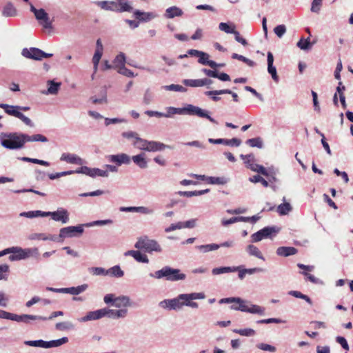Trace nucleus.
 <instances>
[{"mask_svg":"<svg viewBox=\"0 0 353 353\" xmlns=\"http://www.w3.org/2000/svg\"><path fill=\"white\" fill-rule=\"evenodd\" d=\"M199 299V293L181 294L176 297L165 299L159 302V305L168 310H179L186 306L193 309L198 307L196 301Z\"/></svg>","mask_w":353,"mask_h":353,"instance_id":"1","label":"nucleus"},{"mask_svg":"<svg viewBox=\"0 0 353 353\" xmlns=\"http://www.w3.org/2000/svg\"><path fill=\"white\" fill-rule=\"evenodd\" d=\"M150 276L160 279L165 278L167 281H178L185 280L186 275L182 273L179 269H174L170 266H165L162 269L156 271L154 274L150 273Z\"/></svg>","mask_w":353,"mask_h":353,"instance_id":"2","label":"nucleus"},{"mask_svg":"<svg viewBox=\"0 0 353 353\" xmlns=\"http://www.w3.org/2000/svg\"><path fill=\"white\" fill-rule=\"evenodd\" d=\"M24 134L9 133L4 134L1 137V144L6 148L17 150L23 148L25 144Z\"/></svg>","mask_w":353,"mask_h":353,"instance_id":"3","label":"nucleus"},{"mask_svg":"<svg viewBox=\"0 0 353 353\" xmlns=\"http://www.w3.org/2000/svg\"><path fill=\"white\" fill-rule=\"evenodd\" d=\"M239 303L238 309H240L241 312H250L252 314H263L265 309L256 305L250 304L248 305L247 301L241 299V298L236 297H230V298H224L221 299L219 301V303Z\"/></svg>","mask_w":353,"mask_h":353,"instance_id":"4","label":"nucleus"},{"mask_svg":"<svg viewBox=\"0 0 353 353\" xmlns=\"http://www.w3.org/2000/svg\"><path fill=\"white\" fill-rule=\"evenodd\" d=\"M134 247L138 250H143L148 253L152 252H161L162 248L158 242L154 239H150L148 236L139 238Z\"/></svg>","mask_w":353,"mask_h":353,"instance_id":"5","label":"nucleus"},{"mask_svg":"<svg viewBox=\"0 0 353 353\" xmlns=\"http://www.w3.org/2000/svg\"><path fill=\"white\" fill-rule=\"evenodd\" d=\"M0 108L4 110L5 112L10 116L21 119L26 125L33 127L34 124L30 119L26 117L19 111V105H11L6 103H0Z\"/></svg>","mask_w":353,"mask_h":353,"instance_id":"6","label":"nucleus"},{"mask_svg":"<svg viewBox=\"0 0 353 353\" xmlns=\"http://www.w3.org/2000/svg\"><path fill=\"white\" fill-rule=\"evenodd\" d=\"M30 10L34 14L35 18L39 24L45 29L52 28V21L50 19L48 14L42 8L37 9L32 4H30Z\"/></svg>","mask_w":353,"mask_h":353,"instance_id":"7","label":"nucleus"},{"mask_svg":"<svg viewBox=\"0 0 353 353\" xmlns=\"http://www.w3.org/2000/svg\"><path fill=\"white\" fill-rule=\"evenodd\" d=\"M240 157L244 161L246 167L254 172H256L263 175L268 176L267 170L261 165L254 163V156L252 154L244 155L241 154Z\"/></svg>","mask_w":353,"mask_h":353,"instance_id":"8","label":"nucleus"},{"mask_svg":"<svg viewBox=\"0 0 353 353\" xmlns=\"http://www.w3.org/2000/svg\"><path fill=\"white\" fill-rule=\"evenodd\" d=\"M51 216L52 219L55 221H61L62 223H67L69 221V212L63 208H59L54 212H46V216Z\"/></svg>","mask_w":353,"mask_h":353,"instance_id":"9","label":"nucleus"},{"mask_svg":"<svg viewBox=\"0 0 353 353\" xmlns=\"http://www.w3.org/2000/svg\"><path fill=\"white\" fill-rule=\"evenodd\" d=\"M76 172L78 174H83L91 177H95L96 176L108 177L109 175L108 170H103L99 168H91L87 166H82L77 169Z\"/></svg>","mask_w":353,"mask_h":353,"instance_id":"10","label":"nucleus"},{"mask_svg":"<svg viewBox=\"0 0 353 353\" xmlns=\"http://www.w3.org/2000/svg\"><path fill=\"white\" fill-rule=\"evenodd\" d=\"M83 232L82 225L68 226L63 228L59 231V237L61 239L79 236Z\"/></svg>","mask_w":353,"mask_h":353,"instance_id":"11","label":"nucleus"},{"mask_svg":"<svg viewBox=\"0 0 353 353\" xmlns=\"http://www.w3.org/2000/svg\"><path fill=\"white\" fill-rule=\"evenodd\" d=\"M107 158L110 162L115 163L117 166L129 164L131 160L130 156L125 153L109 155Z\"/></svg>","mask_w":353,"mask_h":353,"instance_id":"12","label":"nucleus"},{"mask_svg":"<svg viewBox=\"0 0 353 353\" xmlns=\"http://www.w3.org/2000/svg\"><path fill=\"white\" fill-rule=\"evenodd\" d=\"M105 308L88 312L85 316L81 318L79 321L80 322H86L100 319L105 316Z\"/></svg>","mask_w":353,"mask_h":353,"instance_id":"13","label":"nucleus"},{"mask_svg":"<svg viewBox=\"0 0 353 353\" xmlns=\"http://www.w3.org/2000/svg\"><path fill=\"white\" fill-rule=\"evenodd\" d=\"M105 316L113 319H124L128 316V310L126 308L114 310L105 308Z\"/></svg>","mask_w":353,"mask_h":353,"instance_id":"14","label":"nucleus"},{"mask_svg":"<svg viewBox=\"0 0 353 353\" xmlns=\"http://www.w3.org/2000/svg\"><path fill=\"white\" fill-rule=\"evenodd\" d=\"M43 51L39 48H31L30 49L24 48L22 50V55L26 58L34 60H41Z\"/></svg>","mask_w":353,"mask_h":353,"instance_id":"15","label":"nucleus"},{"mask_svg":"<svg viewBox=\"0 0 353 353\" xmlns=\"http://www.w3.org/2000/svg\"><path fill=\"white\" fill-rule=\"evenodd\" d=\"M30 320H32V321H35V320L47 321V318L45 316H38V315H32V314L17 315V314H14L13 321H14L29 323Z\"/></svg>","mask_w":353,"mask_h":353,"instance_id":"16","label":"nucleus"},{"mask_svg":"<svg viewBox=\"0 0 353 353\" xmlns=\"http://www.w3.org/2000/svg\"><path fill=\"white\" fill-rule=\"evenodd\" d=\"M275 230L273 228L265 227L262 230L254 233L252 235V239L254 242H258L261 241L263 238L268 237L272 233L274 232Z\"/></svg>","mask_w":353,"mask_h":353,"instance_id":"17","label":"nucleus"},{"mask_svg":"<svg viewBox=\"0 0 353 353\" xmlns=\"http://www.w3.org/2000/svg\"><path fill=\"white\" fill-rule=\"evenodd\" d=\"M61 161H65L68 163L77 164L81 165L83 164V160L74 154L71 153H63L60 158Z\"/></svg>","mask_w":353,"mask_h":353,"instance_id":"18","label":"nucleus"},{"mask_svg":"<svg viewBox=\"0 0 353 353\" xmlns=\"http://www.w3.org/2000/svg\"><path fill=\"white\" fill-rule=\"evenodd\" d=\"M209 142L214 144H225L226 145L231 146H239L241 143V141L237 138H233L232 139H209Z\"/></svg>","mask_w":353,"mask_h":353,"instance_id":"19","label":"nucleus"},{"mask_svg":"<svg viewBox=\"0 0 353 353\" xmlns=\"http://www.w3.org/2000/svg\"><path fill=\"white\" fill-rule=\"evenodd\" d=\"M268 71L271 74L272 78L276 82L279 81V77L276 73V68L273 65L274 57L271 52H268Z\"/></svg>","mask_w":353,"mask_h":353,"instance_id":"20","label":"nucleus"},{"mask_svg":"<svg viewBox=\"0 0 353 353\" xmlns=\"http://www.w3.org/2000/svg\"><path fill=\"white\" fill-rule=\"evenodd\" d=\"M23 250L20 247H12L10 248H7L6 251L9 253H12V254L10 255L8 259L11 261H19L21 259H24V255L23 252H21L19 250Z\"/></svg>","mask_w":353,"mask_h":353,"instance_id":"21","label":"nucleus"},{"mask_svg":"<svg viewBox=\"0 0 353 353\" xmlns=\"http://www.w3.org/2000/svg\"><path fill=\"white\" fill-rule=\"evenodd\" d=\"M124 254L125 256H132L138 262L144 263H148L149 262L148 256L139 250H128Z\"/></svg>","mask_w":353,"mask_h":353,"instance_id":"22","label":"nucleus"},{"mask_svg":"<svg viewBox=\"0 0 353 353\" xmlns=\"http://www.w3.org/2000/svg\"><path fill=\"white\" fill-rule=\"evenodd\" d=\"M234 243L232 241L224 242L220 245L212 243L205 245H200V250L203 251L204 252H207L212 250H215L219 248L220 247H232L233 246Z\"/></svg>","mask_w":353,"mask_h":353,"instance_id":"23","label":"nucleus"},{"mask_svg":"<svg viewBox=\"0 0 353 353\" xmlns=\"http://www.w3.org/2000/svg\"><path fill=\"white\" fill-rule=\"evenodd\" d=\"M200 181H205L210 184H218L223 185L226 183L227 181L224 177H214V176H206L205 175L200 174Z\"/></svg>","mask_w":353,"mask_h":353,"instance_id":"24","label":"nucleus"},{"mask_svg":"<svg viewBox=\"0 0 353 353\" xmlns=\"http://www.w3.org/2000/svg\"><path fill=\"white\" fill-rule=\"evenodd\" d=\"M132 305L130 299L128 296H117L113 306L116 307H127Z\"/></svg>","mask_w":353,"mask_h":353,"instance_id":"25","label":"nucleus"},{"mask_svg":"<svg viewBox=\"0 0 353 353\" xmlns=\"http://www.w3.org/2000/svg\"><path fill=\"white\" fill-rule=\"evenodd\" d=\"M169 148L168 145H165L163 143L154 141H148V152H158L162 151L165 148Z\"/></svg>","mask_w":353,"mask_h":353,"instance_id":"26","label":"nucleus"},{"mask_svg":"<svg viewBox=\"0 0 353 353\" xmlns=\"http://www.w3.org/2000/svg\"><path fill=\"white\" fill-rule=\"evenodd\" d=\"M183 14L182 10L176 6H172L166 9L164 17L167 19H172L175 17H181Z\"/></svg>","mask_w":353,"mask_h":353,"instance_id":"27","label":"nucleus"},{"mask_svg":"<svg viewBox=\"0 0 353 353\" xmlns=\"http://www.w3.org/2000/svg\"><path fill=\"white\" fill-rule=\"evenodd\" d=\"M297 253V249L294 247H279L276 250V254L279 256H288L294 255Z\"/></svg>","mask_w":353,"mask_h":353,"instance_id":"28","label":"nucleus"},{"mask_svg":"<svg viewBox=\"0 0 353 353\" xmlns=\"http://www.w3.org/2000/svg\"><path fill=\"white\" fill-rule=\"evenodd\" d=\"M132 160L140 168L144 169L148 167V162L145 159V154L144 153L132 156Z\"/></svg>","mask_w":353,"mask_h":353,"instance_id":"29","label":"nucleus"},{"mask_svg":"<svg viewBox=\"0 0 353 353\" xmlns=\"http://www.w3.org/2000/svg\"><path fill=\"white\" fill-rule=\"evenodd\" d=\"M48 88L46 91L43 92L44 94H57L61 86V83H56L53 80L47 81Z\"/></svg>","mask_w":353,"mask_h":353,"instance_id":"30","label":"nucleus"},{"mask_svg":"<svg viewBox=\"0 0 353 353\" xmlns=\"http://www.w3.org/2000/svg\"><path fill=\"white\" fill-rule=\"evenodd\" d=\"M17 10L10 2L7 3L3 8L2 14L4 17H12L17 15Z\"/></svg>","mask_w":353,"mask_h":353,"instance_id":"31","label":"nucleus"},{"mask_svg":"<svg viewBox=\"0 0 353 353\" xmlns=\"http://www.w3.org/2000/svg\"><path fill=\"white\" fill-rule=\"evenodd\" d=\"M28 239L30 240H43V241H47V240L56 241L57 240V237L55 236L46 235L44 233L31 234L28 236Z\"/></svg>","mask_w":353,"mask_h":353,"instance_id":"32","label":"nucleus"},{"mask_svg":"<svg viewBox=\"0 0 353 353\" xmlns=\"http://www.w3.org/2000/svg\"><path fill=\"white\" fill-rule=\"evenodd\" d=\"M230 94L232 96L233 101L234 102L239 101V97L237 94L235 92H232L230 90L225 89V90H213V91H207L205 92V95H212V94Z\"/></svg>","mask_w":353,"mask_h":353,"instance_id":"33","label":"nucleus"},{"mask_svg":"<svg viewBox=\"0 0 353 353\" xmlns=\"http://www.w3.org/2000/svg\"><path fill=\"white\" fill-rule=\"evenodd\" d=\"M210 55L205 52L200 51V63L209 65L212 68H216L217 63L214 61L209 60Z\"/></svg>","mask_w":353,"mask_h":353,"instance_id":"34","label":"nucleus"},{"mask_svg":"<svg viewBox=\"0 0 353 353\" xmlns=\"http://www.w3.org/2000/svg\"><path fill=\"white\" fill-rule=\"evenodd\" d=\"M68 342V337H63L57 340H53L50 341H45V348H51L54 347L61 346Z\"/></svg>","mask_w":353,"mask_h":353,"instance_id":"35","label":"nucleus"},{"mask_svg":"<svg viewBox=\"0 0 353 353\" xmlns=\"http://www.w3.org/2000/svg\"><path fill=\"white\" fill-rule=\"evenodd\" d=\"M87 288H88L87 284H83L81 285H79L77 287L66 288H64V293L77 295V294L84 292Z\"/></svg>","mask_w":353,"mask_h":353,"instance_id":"36","label":"nucleus"},{"mask_svg":"<svg viewBox=\"0 0 353 353\" xmlns=\"http://www.w3.org/2000/svg\"><path fill=\"white\" fill-rule=\"evenodd\" d=\"M95 3L103 10H116L117 9V3L114 1H97Z\"/></svg>","mask_w":353,"mask_h":353,"instance_id":"37","label":"nucleus"},{"mask_svg":"<svg viewBox=\"0 0 353 353\" xmlns=\"http://www.w3.org/2000/svg\"><path fill=\"white\" fill-rule=\"evenodd\" d=\"M23 137H24V140H25V143L26 142H30V141L47 142L48 141V139H47L46 137H45L42 134H34L32 136L24 134Z\"/></svg>","mask_w":353,"mask_h":353,"instance_id":"38","label":"nucleus"},{"mask_svg":"<svg viewBox=\"0 0 353 353\" xmlns=\"http://www.w3.org/2000/svg\"><path fill=\"white\" fill-rule=\"evenodd\" d=\"M124 272L119 265H114L107 270V275L112 277L121 278Z\"/></svg>","mask_w":353,"mask_h":353,"instance_id":"39","label":"nucleus"},{"mask_svg":"<svg viewBox=\"0 0 353 353\" xmlns=\"http://www.w3.org/2000/svg\"><path fill=\"white\" fill-rule=\"evenodd\" d=\"M238 270V267H220L214 268L212 272L214 275H217L224 273L234 272L237 271Z\"/></svg>","mask_w":353,"mask_h":353,"instance_id":"40","label":"nucleus"},{"mask_svg":"<svg viewBox=\"0 0 353 353\" xmlns=\"http://www.w3.org/2000/svg\"><path fill=\"white\" fill-rule=\"evenodd\" d=\"M148 143V140L143 139L139 137L138 138H137V139L133 141L132 143L135 148L141 150L147 151Z\"/></svg>","mask_w":353,"mask_h":353,"instance_id":"41","label":"nucleus"},{"mask_svg":"<svg viewBox=\"0 0 353 353\" xmlns=\"http://www.w3.org/2000/svg\"><path fill=\"white\" fill-rule=\"evenodd\" d=\"M182 110L183 115L188 114L199 116V107L188 104L185 107L182 108Z\"/></svg>","mask_w":353,"mask_h":353,"instance_id":"42","label":"nucleus"},{"mask_svg":"<svg viewBox=\"0 0 353 353\" xmlns=\"http://www.w3.org/2000/svg\"><path fill=\"white\" fill-rule=\"evenodd\" d=\"M45 213H46V212H43L41 210H35V211H29V212H21L20 214V216L32 219V218L38 217V216L45 217Z\"/></svg>","mask_w":353,"mask_h":353,"instance_id":"43","label":"nucleus"},{"mask_svg":"<svg viewBox=\"0 0 353 353\" xmlns=\"http://www.w3.org/2000/svg\"><path fill=\"white\" fill-rule=\"evenodd\" d=\"M117 9L115 11H130L132 8L128 4L127 0H117Z\"/></svg>","mask_w":353,"mask_h":353,"instance_id":"44","label":"nucleus"},{"mask_svg":"<svg viewBox=\"0 0 353 353\" xmlns=\"http://www.w3.org/2000/svg\"><path fill=\"white\" fill-rule=\"evenodd\" d=\"M55 327L57 330L63 331V330H72V329H74V325L71 322L64 321V322L57 323L55 325Z\"/></svg>","mask_w":353,"mask_h":353,"instance_id":"45","label":"nucleus"},{"mask_svg":"<svg viewBox=\"0 0 353 353\" xmlns=\"http://www.w3.org/2000/svg\"><path fill=\"white\" fill-rule=\"evenodd\" d=\"M161 89L169 90V91H174V92H186V88L185 87H183L182 85H177V84H171L169 85H163L161 87Z\"/></svg>","mask_w":353,"mask_h":353,"instance_id":"46","label":"nucleus"},{"mask_svg":"<svg viewBox=\"0 0 353 353\" xmlns=\"http://www.w3.org/2000/svg\"><path fill=\"white\" fill-rule=\"evenodd\" d=\"M19 251L23 253L24 259L29 258L30 256H36L39 254V250L38 248H26L23 250H20Z\"/></svg>","mask_w":353,"mask_h":353,"instance_id":"47","label":"nucleus"},{"mask_svg":"<svg viewBox=\"0 0 353 353\" xmlns=\"http://www.w3.org/2000/svg\"><path fill=\"white\" fill-rule=\"evenodd\" d=\"M247 251L250 255L254 256L259 259H263L261 252L259 251L257 247L254 245H249L247 248Z\"/></svg>","mask_w":353,"mask_h":353,"instance_id":"48","label":"nucleus"},{"mask_svg":"<svg viewBox=\"0 0 353 353\" xmlns=\"http://www.w3.org/2000/svg\"><path fill=\"white\" fill-rule=\"evenodd\" d=\"M292 210V207L289 203H284L279 205L277 208L278 212L281 215H285Z\"/></svg>","mask_w":353,"mask_h":353,"instance_id":"49","label":"nucleus"},{"mask_svg":"<svg viewBox=\"0 0 353 353\" xmlns=\"http://www.w3.org/2000/svg\"><path fill=\"white\" fill-rule=\"evenodd\" d=\"M246 143L250 147H256L261 148L263 147V141L260 137L248 139Z\"/></svg>","mask_w":353,"mask_h":353,"instance_id":"50","label":"nucleus"},{"mask_svg":"<svg viewBox=\"0 0 353 353\" xmlns=\"http://www.w3.org/2000/svg\"><path fill=\"white\" fill-rule=\"evenodd\" d=\"M21 160L24 162H30L36 164H39L43 166H49L50 163L48 161L40 160L37 159H32L29 157H22L21 158Z\"/></svg>","mask_w":353,"mask_h":353,"instance_id":"51","label":"nucleus"},{"mask_svg":"<svg viewBox=\"0 0 353 353\" xmlns=\"http://www.w3.org/2000/svg\"><path fill=\"white\" fill-rule=\"evenodd\" d=\"M233 332L241 336H254L255 334V331L251 328L235 329L233 330Z\"/></svg>","mask_w":353,"mask_h":353,"instance_id":"52","label":"nucleus"},{"mask_svg":"<svg viewBox=\"0 0 353 353\" xmlns=\"http://www.w3.org/2000/svg\"><path fill=\"white\" fill-rule=\"evenodd\" d=\"M173 114L183 115L182 108H174V107L167 108V112L165 114V117L168 118V117H171Z\"/></svg>","mask_w":353,"mask_h":353,"instance_id":"53","label":"nucleus"},{"mask_svg":"<svg viewBox=\"0 0 353 353\" xmlns=\"http://www.w3.org/2000/svg\"><path fill=\"white\" fill-rule=\"evenodd\" d=\"M125 62V56L123 53L121 52L119 53L114 59L113 63L114 64L118 67L119 68L120 67L124 66Z\"/></svg>","mask_w":353,"mask_h":353,"instance_id":"54","label":"nucleus"},{"mask_svg":"<svg viewBox=\"0 0 353 353\" xmlns=\"http://www.w3.org/2000/svg\"><path fill=\"white\" fill-rule=\"evenodd\" d=\"M74 173H77L76 170L65 171V172H57L55 174H48V177L51 180H54V179H59L61 176H65L70 175V174H74Z\"/></svg>","mask_w":353,"mask_h":353,"instance_id":"55","label":"nucleus"},{"mask_svg":"<svg viewBox=\"0 0 353 353\" xmlns=\"http://www.w3.org/2000/svg\"><path fill=\"white\" fill-rule=\"evenodd\" d=\"M102 55V52H94V56L92 57L93 68L94 73L97 72L98 70L99 63L100 61V59H101Z\"/></svg>","mask_w":353,"mask_h":353,"instance_id":"56","label":"nucleus"},{"mask_svg":"<svg viewBox=\"0 0 353 353\" xmlns=\"http://www.w3.org/2000/svg\"><path fill=\"white\" fill-rule=\"evenodd\" d=\"M297 46L301 50H307L312 46V43L310 42V37L307 39L301 38L297 43Z\"/></svg>","mask_w":353,"mask_h":353,"instance_id":"57","label":"nucleus"},{"mask_svg":"<svg viewBox=\"0 0 353 353\" xmlns=\"http://www.w3.org/2000/svg\"><path fill=\"white\" fill-rule=\"evenodd\" d=\"M249 180L252 183H261L265 188L269 185V183L259 174L250 177Z\"/></svg>","mask_w":353,"mask_h":353,"instance_id":"58","label":"nucleus"},{"mask_svg":"<svg viewBox=\"0 0 353 353\" xmlns=\"http://www.w3.org/2000/svg\"><path fill=\"white\" fill-rule=\"evenodd\" d=\"M9 266L6 264L0 265V280H7Z\"/></svg>","mask_w":353,"mask_h":353,"instance_id":"59","label":"nucleus"},{"mask_svg":"<svg viewBox=\"0 0 353 353\" xmlns=\"http://www.w3.org/2000/svg\"><path fill=\"white\" fill-rule=\"evenodd\" d=\"M25 344L32 347H39L45 348V341L37 340V341H26Z\"/></svg>","mask_w":353,"mask_h":353,"instance_id":"60","label":"nucleus"},{"mask_svg":"<svg viewBox=\"0 0 353 353\" xmlns=\"http://www.w3.org/2000/svg\"><path fill=\"white\" fill-rule=\"evenodd\" d=\"M90 272L94 275H107V270L101 267L92 268L90 269Z\"/></svg>","mask_w":353,"mask_h":353,"instance_id":"61","label":"nucleus"},{"mask_svg":"<svg viewBox=\"0 0 353 353\" xmlns=\"http://www.w3.org/2000/svg\"><path fill=\"white\" fill-rule=\"evenodd\" d=\"M134 15L137 19H139L140 20H145V21L150 19L152 17V14H151V13L141 12L139 10H137L134 12Z\"/></svg>","mask_w":353,"mask_h":353,"instance_id":"62","label":"nucleus"},{"mask_svg":"<svg viewBox=\"0 0 353 353\" xmlns=\"http://www.w3.org/2000/svg\"><path fill=\"white\" fill-rule=\"evenodd\" d=\"M219 28L221 31L226 33L233 34L235 31L234 28H231L228 23L223 22L219 24Z\"/></svg>","mask_w":353,"mask_h":353,"instance_id":"63","label":"nucleus"},{"mask_svg":"<svg viewBox=\"0 0 353 353\" xmlns=\"http://www.w3.org/2000/svg\"><path fill=\"white\" fill-rule=\"evenodd\" d=\"M274 33L279 37H282L286 32V28L284 25H279L274 28Z\"/></svg>","mask_w":353,"mask_h":353,"instance_id":"64","label":"nucleus"}]
</instances>
